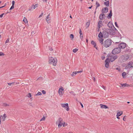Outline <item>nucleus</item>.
<instances>
[{"label": "nucleus", "instance_id": "obj_1", "mask_svg": "<svg viewBox=\"0 0 133 133\" xmlns=\"http://www.w3.org/2000/svg\"><path fill=\"white\" fill-rule=\"evenodd\" d=\"M112 41L110 39H108L104 41L102 44V46L107 48L110 46L111 44Z\"/></svg>", "mask_w": 133, "mask_h": 133}, {"label": "nucleus", "instance_id": "obj_2", "mask_svg": "<svg viewBox=\"0 0 133 133\" xmlns=\"http://www.w3.org/2000/svg\"><path fill=\"white\" fill-rule=\"evenodd\" d=\"M49 63L52 64L54 66H55L57 63V59L56 58L51 57L49 58Z\"/></svg>", "mask_w": 133, "mask_h": 133}, {"label": "nucleus", "instance_id": "obj_3", "mask_svg": "<svg viewBox=\"0 0 133 133\" xmlns=\"http://www.w3.org/2000/svg\"><path fill=\"white\" fill-rule=\"evenodd\" d=\"M121 50L119 47H117L112 50V53L114 55L118 54L120 52Z\"/></svg>", "mask_w": 133, "mask_h": 133}, {"label": "nucleus", "instance_id": "obj_4", "mask_svg": "<svg viewBox=\"0 0 133 133\" xmlns=\"http://www.w3.org/2000/svg\"><path fill=\"white\" fill-rule=\"evenodd\" d=\"M126 44L122 42L119 44L118 45V47L121 49L124 48L126 46Z\"/></svg>", "mask_w": 133, "mask_h": 133}, {"label": "nucleus", "instance_id": "obj_5", "mask_svg": "<svg viewBox=\"0 0 133 133\" xmlns=\"http://www.w3.org/2000/svg\"><path fill=\"white\" fill-rule=\"evenodd\" d=\"M102 33H103V37L104 38H107L109 36V32L107 31V29H106L105 30L103 31Z\"/></svg>", "mask_w": 133, "mask_h": 133}, {"label": "nucleus", "instance_id": "obj_6", "mask_svg": "<svg viewBox=\"0 0 133 133\" xmlns=\"http://www.w3.org/2000/svg\"><path fill=\"white\" fill-rule=\"evenodd\" d=\"M110 61L111 62H112L115 59H116L117 57V55H113L110 56Z\"/></svg>", "mask_w": 133, "mask_h": 133}, {"label": "nucleus", "instance_id": "obj_7", "mask_svg": "<svg viewBox=\"0 0 133 133\" xmlns=\"http://www.w3.org/2000/svg\"><path fill=\"white\" fill-rule=\"evenodd\" d=\"M107 30L109 32V34L110 35H115L116 34V33L114 30L107 29Z\"/></svg>", "mask_w": 133, "mask_h": 133}, {"label": "nucleus", "instance_id": "obj_8", "mask_svg": "<svg viewBox=\"0 0 133 133\" xmlns=\"http://www.w3.org/2000/svg\"><path fill=\"white\" fill-rule=\"evenodd\" d=\"M62 106L63 108H65V109L66 108V110L67 111H68L69 110V109L68 106V104L67 103L66 104H62Z\"/></svg>", "mask_w": 133, "mask_h": 133}, {"label": "nucleus", "instance_id": "obj_9", "mask_svg": "<svg viewBox=\"0 0 133 133\" xmlns=\"http://www.w3.org/2000/svg\"><path fill=\"white\" fill-rule=\"evenodd\" d=\"M110 62L109 59V58H107L105 61V66L107 68H108L109 67V63Z\"/></svg>", "mask_w": 133, "mask_h": 133}, {"label": "nucleus", "instance_id": "obj_10", "mask_svg": "<svg viewBox=\"0 0 133 133\" xmlns=\"http://www.w3.org/2000/svg\"><path fill=\"white\" fill-rule=\"evenodd\" d=\"M64 90V89L62 87H61L58 90V93L61 96V97L63 95V94L62 91H63Z\"/></svg>", "mask_w": 133, "mask_h": 133}, {"label": "nucleus", "instance_id": "obj_11", "mask_svg": "<svg viewBox=\"0 0 133 133\" xmlns=\"http://www.w3.org/2000/svg\"><path fill=\"white\" fill-rule=\"evenodd\" d=\"M50 14H49L46 18V22L48 23H50L51 21V20L50 18L49 17Z\"/></svg>", "mask_w": 133, "mask_h": 133}, {"label": "nucleus", "instance_id": "obj_12", "mask_svg": "<svg viewBox=\"0 0 133 133\" xmlns=\"http://www.w3.org/2000/svg\"><path fill=\"white\" fill-rule=\"evenodd\" d=\"M108 8L107 7L103 8L102 10V13L104 14L107 12H108Z\"/></svg>", "mask_w": 133, "mask_h": 133}, {"label": "nucleus", "instance_id": "obj_13", "mask_svg": "<svg viewBox=\"0 0 133 133\" xmlns=\"http://www.w3.org/2000/svg\"><path fill=\"white\" fill-rule=\"evenodd\" d=\"M128 68H131L133 67V62H130L127 65Z\"/></svg>", "mask_w": 133, "mask_h": 133}, {"label": "nucleus", "instance_id": "obj_14", "mask_svg": "<svg viewBox=\"0 0 133 133\" xmlns=\"http://www.w3.org/2000/svg\"><path fill=\"white\" fill-rule=\"evenodd\" d=\"M103 25L102 21L100 20L98 23V26L99 28H100Z\"/></svg>", "mask_w": 133, "mask_h": 133}, {"label": "nucleus", "instance_id": "obj_15", "mask_svg": "<svg viewBox=\"0 0 133 133\" xmlns=\"http://www.w3.org/2000/svg\"><path fill=\"white\" fill-rule=\"evenodd\" d=\"M107 25L110 28H112V27H114L112 23L110 22H108L107 24Z\"/></svg>", "mask_w": 133, "mask_h": 133}, {"label": "nucleus", "instance_id": "obj_16", "mask_svg": "<svg viewBox=\"0 0 133 133\" xmlns=\"http://www.w3.org/2000/svg\"><path fill=\"white\" fill-rule=\"evenodd\" d=\"M100 105L101 106V108L102 109H107L108 108V107L106 105H103L102 104H100Z\"/></svg>", "mask_w": 133, "mask_h": 133}, {"label": "nucleus", "instance_id": "obj_17", "mask_svg": "<svg viewBox=\"0 0 133 133\" xmlns=\"http://www.w3.org/2000/svg\"><path fill=\"white\" fill-rule=\"evenodd\" d=\"M105 17V15L103 14H101L99 16V18L100 19L102 20Z\"/></svg>", "mask_w": 133, "mask_h": 133}, {"label": "nucleus", "instance_id": "obj_18", "mask_svg": "<svg viewBox=\"0 0 133 133\" xmlns=\"http://www.w3.org/2000/svg\"><path fill=\"white\" fill-rule=\"evenodd\" d=\"M91 43L94 45V47L96 49H97V47L96 46V43L94 41H92L91 42Z\"/></svg>", "mask_w": 133, "mask_h": 133}, {"label": "nucleus", "instance_id": "obj_19", "mask_svg": "<svg viewBox=\"0 0 133 133\" xmlns=\"http://www.w3.org/2000/svg\"><path fill=\"white\" fill-rule=\"evenodd\" d=\"M104 4L107 7L109 6V1H108L105 2L104 3Z\"/></svg>", "mask_w": 133, "mask_h": 133}, {"label": "nucleus", "instance_id": "obj_20", "mask_svg": "<svg viewBox=\"0 0 133 133\" xmlns=\"http://www.w3.org/2000/svg\"><path fill=\"white\" fill-rule=\"evenodd\" d=\"M131 51V50L130 49V48L129 47H127L125 50V52H130Z\"/></svg>", "mask_w": 133, "mask_h": 133}, {"label": "nucleus", "instance_id": "obj_21", "mask_svg": "<svg viewBox=\"0 0 133 133\" xmlns=\"http://www.w3.org/2000/svg\"><path fill=\"white\" fill-rule=\"evenodd\" d=\"M98 36L99 38L103 37V33H102L101 32H100L98 34Z\"/></svg>", "mask_w": 133, "mask_h": 133}, {"label": "nucleus", "instance_id": "obj_22", "mask_svg": "<svg viewBox=\"0 0 133 133\" xmlns=\"http://www.w3.org/2000/svg\"><path fill=\"white\" fill-rule=\"evenodd\" d=\"M121 85L122 87H128L129 86V85L126 83L121 84Z\"/></svg>", "mask_w": 133, "mask_h": 133}, {"label": "nucleus", "instance_id": "obj_23", "mask_svg": "<svg viewBox=\"0 0 133 133\" xmlns=\"http://www.w3.org/2000/svg\"><path fill=\"white\" fill-rule=\"evenodd\" d=\"M63 121V119L61 118H59L58 119L56 123H57L58 122L59 123H62V122Z\"/></svg>", "mask_w": 133, "mask_h": 133}, {"label": "nucleus", "instance_id": "obj_24", "mask_svg": "<svg viewBox=\"0 0 133 133\" xmlns=\"http://www.w3.org/2000/svg\"><path fill=\"white\" fill-rule=\"evenodd\" d=\"M122 114H123L122 111H121L120 112H118L117 114V116H121Z\"/></svg>", "mask_w": 133, "mask_h": 133}, {"label": "nucleus", "instance_id": "obj_25", "mask_svg": "<svg viewBox=\"0 0 133 133\" xmlns=\"http://www.w3.org/2000/svg\"><path fill=\"white\" fill-rule=\"evenodd\" d=\"M112 14H111V13H109L108 14V15L107 16V18L108 19H110L111 18V16H112Z\"/></svg>", "mask_w": 133, "mask_h": 133}, {"label": "nucleus", "instance_id": "obj_26", "mask_svg": "<svg viewBox=\"0 0 133 133\" xmlns=\"http://www.w3.org/2000/svg\"><path fill=\"white\" fill-rule=\"evenodd\" d=\"M103 39L101 38L99 40V42L101 44H103Z\"/></svg>", "mask_w": 133, "mask_h": 133}, {"label": "nucleus", "instance_id": "obj_27", "mask_svg": "<svg viewBox=\"0 0 133 133\" xmlns=\"http://www.w3.org/2000/svg\"><path fill=\"white\" fill-rule=\"evenodd\" d=\"M96 9L100 6V4L97 1L96 2Z\"/></svg>", "mask_w": 133, "mask_h": 133}, {"label": "nucleus", "instance_id": "obj_28", "mask_svg": "<svg viewBox=\"0 0 133 133\" xmlns=\"http://www.w3.org/2000/svg\"><path fill=\"white\" fill-rule=\"evenodd\" d=\"M3 105L4 106H5V107H6V106H9V104H7L6 103H3Z\"/></svg>", "mask_w": 133, "mask_h": 133}, {"label": "nucleus", "instance_id": "obj_29", "mask_svg": "<svg viewBox=\"0 0 133 133\" xmlns=\"http://www.w3.org/2000/svg\"><path fill=\"white\" fill-rule=\"evenodd\" d=\"M90 25V23L89 22H87L86 24V28H87Z\"/></svg>", "mask_w": 133, "mask_h": 133}, {"label": "nucleus", "instance_id": "obj_30", "mask_svg": "<svg viewBox=\"0 0 133 133\" xmlns=\"http://www.w3.org/2000/svg\"><path fill=\"white\" fill-rule=\"evenodd\" d=\"M58 127L59 128H60L62 124V123H59L58 122Z\"/></svg>", "mask_w": 133, "mask_h": 133}, {"label": "nucleus", "instance_id": "obj_31", "mask_svg": "<svg viewBox=\"0 0 133 133\" xmlns=\"http://www.w3.org/2000/svg\"><path fill=\"white\" fill-rule=\"evenodd\" d=\"M78 50V49L77 48H75V49H74L73 50V52L74 53H76V52H77Z\"/></svg>", "mask_w": 133, "mask_h": 133}, {"label": "nucleus", "instance_id": "obj_32", "mask_svg": "<svg viewBox=\"0 0 133 133\" xmlns=\"http://www.w3.org/2000/svg\"><path fill=\"white\" fill-rule=\"evenodd\" d=\"M126 75V73L125 72H123L122 74V76L123 78H124Z\"/></svg>", "mask_w": 133, "mask_h": 133}, {"label": "nucleus", "instance_id": "obj_33", "mask_svg": "<svg viewBox=\"0 0 133 133\" xmlns=\"http://www.w3.org/2000/svg\"><path fill=\"white\" fill-rule=\"evenodd\" d=\"M76 74V73L75 72H73L71 74L72 76H75Z\"/></svg>", "mask_w": 133, "mask_h": 133}, {"label": "nucleus", "instance_id": "obj_34", "mask_svg": "<svg viewBox=\"0 0 133 133\" xmlns=\"http://www.w3.org/2000/svg\"><path fill=\"white\" fill-rule=\"evenodd\" d=\"M42 95V93L38 91L36 95V96L41 95Z\"/></svg>", "mask_w": 133, "mask_h": 133}, {"label": "nucleus", "instance_id": "obj_35", "mask_svg": "<svg viewBox=\"0 0 133 133\" xmlns=\"http://www.w3.org/2000/svg\"><path fill=\"white\" fill-rule=\"evenodd\" d=\"M23 21L25 23L28 22L26 18L25 17L24 18Z\"/></svg>", "mask_w": 133, "mask_h": 133}, {"label": "nucleus", "instance_id": "obj_36", "mask_svg": "<svg viewBox=\"0 0 133 133\" xmlns=\"http://www.w3.org/2000/svg\"><path fill=\"white\" fill-rule=\"evenodd\" d=\"M80 37L81 39L82 40L83 38V35L82 34H80Z\"/></svg>", "mask_w": 133, "mask_h": 133}, {"label": "nucleus", "instance_id": "obj_37", "mask_svg": "<svg viewBox=\"0 0 133 133\" xmlns=\"http://www.w3.org/2000/svg\"><path fill=\"white\" fill-rule=\"evenodd\" d=\"M45 119V117L44 116H43L40 120V121H44Z\"/></svg>", "mask_w": 133, "mask_h": 133}, {"label": "nucleus", "instance_id": "obj_38", "mask_svg": "<svg viewBox=\"0 0 133 133\" xmlns=\"http://www.w3.org/2000/svg\"><path fill=\"white\" fill-rule=\"evenodd\" d=\"M70 93L74 96H75L76 95L75 94L74 92L73 91H72L70 92Z\"/></svg>", "mask_w": 133, "mask_h": 133}, {"label": "nucleus", "instance_id": "obj_39", "mask_svg": "<svg viewBox=\"0 0 133 133\" xmlns=\"http://www.w3.org/2000/svg\"><path fill=\"white\" fill-rule=\"evenodd\" d=\"M33 6V9H35V8L36 7H37L38 6V4H36L35 5H34Z\"/></svg>", "mask_w": 133, "mask_h": 133}, {"label": "nucleus", "instance_id": "obj_40", "mask_svg": "<svg viewBox=\"0 0 133 133\" xmlns=\"http://www.w3.org/2000/svg\"><path fill=\"white\" fill-rule=\"evenodd\" d=\"M70 37L72 39H73L74 38V36L73 34H71L70 35Z\"/></svg>", "mask_w": 133, "mask_h": 133}, {"label": "nucleus", "instance_id": "obj_41", "mask_svg": "<svg viewBox=\"0 0 133 133\" xmlns=\"http://www.w3.org/2000/svg\"><path fill=\"white\" fill-rule=\"evenodd\" d=\"M27 96L28 97H30L31 96V94L30 93H29L27 95Z\"/></svg>", "mask_w": 133, "mask_h": 133}, {"label": "nucleus", "instance_id": "obj_42", "mask_svg": "<svg viewBox=\"0 0 133 133\" xmlns=\"http://www.w3.org/2000/svg\"><path fill=\"white\" fill-rule=\"evenodd\" d=\"M14 83V82H12L11 83H8V84L9 85L11 86L12 85V84H13Z\"/></svg>", "mask_w": 133, "mask_h": 133}, {"label": "nucleus", "instance_id": "obj_43", "mask_svg": "<svg viewBox=\"0 0 133 133\" xmlns=\"http://www.w3.org/2000/svg\"><path fill=\"white\" fill-rule=\"evenodd\" d=\"M4 55V54L2 52H0V56Z\"/></svg>", "mask_w": 133, "mask_h": 133}, {"label": "nucleus", "instance_id": "obj_44", "mask_svg": "<svg viewBox=\"0 0 133 133\" xmlns=\"http://www.w3.org/2000/svg\"><path fill=\"white\" fill-rule=\"evenodd\" d=\"M63 124V127H65L67 125V124L66 123H65L64 122Z\"/></svg>", "mask_w": 133, "mask_h": 133}, {"label": "nucleus", "instance_id": "obj_45", "mask_svg": "<svg viewBox=\"0 0 133 133\" xmlns=\"http://www.w3.org/2000/svg\"><path fill=\"white\" fill-rule=\"evenodd\" d=\"M14 8V6L12 5V6H11V7L10 8V10H12V9H13Z\"/></svg>", "mask_w": 133, "mask_h": 133}, {"label": "nucleus", "instance_id": "obj_46", "mask_svg": "<svg viewBox=\"0 0 133 133\" xmlns=\"http://www.w3.org/2000/svg\"><path fill=\"white\" fill-rule=\"evenodd\" d=\"M115 24L117 28H118V25L117 24V22H115Z\"/></svg>", "mask_w": 133, "mask_h": 133}, {"label": "nucleus", "instance_id": "obj_47", "mask_svg": "<svg viewBox=\"0 0 133 133\" xmlns=\"http://www.w3.org/2000/svg\"><path fill=\"white\" fill-rule=\"evenodd\" d=\"M105 58V56H102L101 57V58L102 60H104Z\"/></svg>", "mask_w": 133, "mask_h": 133}, {"label": "nucleus", "instance_id": "obj_48", "mask_svg": "<svg viewBox=\"0 0 133 133\" xmlns=\"http://www.w3.org/2000/svg\"><path fill=\"white\" fill-rule=\"evenodd\" d=\"M9 38H8L7 40H6L5 42V43H8L9 42Z\"/></svg>", "mask_w": 133, "mask_h": 133}, {"label": "nucleus", "instance_id": "obj_49", "mask_svg": "<svg viewBox=\"0 0 133 133\" xmlns=\"http://www.w3.org/2000/svg\"><path fill=\"white\" fill-rule=\"evenodd\" d=\"M43 14V12H42L41 13V15L39 16V17H42V16Z\"/></svg>", "mask_w": 133, "mask_h": 133}, {"label": "nucleus", "instance_id": "obj_50", "mask_svg": "<svg viewBox=\"0 0 133 133\" xmlns=\"http://www.w3.org/2000/svg\"><path fill=\"white\" fill-rule=\"evenodd\" d=\"M33 6H34V5H33L30 8H29V9H28V10H29V11H30V10H31V9H32V7Z\"/></svg>", "mask_w": 133, "mask_h": 133}, {"label": "nucleus", "instance_id": "obj_51", "mask_svg": "<svg viewBox=\"0 0 133 133\" xmlns=\"http://www.w3.org/2000/svg\"><path fill=\"white\" fill-rule=\"evenodd\" d=\"M4 14V13H3L2 14H1V15H0V18H2Z\"/></svg>", "mask_w": 133, "mask_h": 133}, {"label": "nucleus", "instance_id": "obj_52", "mask_svg": "<svg viewBox=\"0 0 133 133\" xmlns=\"http://www.w3.org/2000/svg\"><path fill=\"white\" fill-rule=\"evenodd\" d=\"M82 72V71H75V72L76 73V74H77V73H80V72Z\"/></svg>", "mask_w": 133, "mask_h": 133}, {"label": "nucleus", "instance_id": "obj_53", "mask_svg": "<svg viewBox=\"0 0 133 133\" xmlns=\"http://www.w3.org/2000/svg\"><path fill=\"white\" fill-rule=\"evenodd\" d=\"M79 33L80 34H82V32L81 31V29L80 28L79 29Z\"/></svg>", "mask_w": 133, "mask_h": 133}, {"label": "nucleus", "instance_id": "obj_54", "mask_svg": "<svg viewBox=\"0 0 133 133\" xmlns=\"http://www.w3.org/2000/svg\"><path fill=\"white\" fill-rule=\"evenodd\" d=\"M42 92L43 94H45L46 93L45 91L44 90H42Z\"/></svg>", "mask_w": 133, "mask_h": 133}, {"label": "nucleus", "instance_id": "obj_55", "mask_svg": "<svg viewBox=\"0 0 133 133\" xmlns=\"http://www.w3.org/2000/svg\"><path fill=\"white\" fill-rule=\"evenodd\" d=\"M15 3V2L14 1H12V5L14 6Z\"/></svg>", "mask_w": 133, "mask_h": 133}, {"label": "nucleus", "instance_id": "obj_56", "mask_svg": "<svg viewBox=\"0 0 133 133\" xmlns=\"http://www.w3.org/2000/svg\"><path fill=\"white\" fill-rule=\"evenodd\" d=\"M125 117H126V116H125L123 118V120L124 121H125V119H126Z\"/></svg>", "mask_w": 133, "mask_h": 133}, {"label": "nucleus", "instance_id": "obj_57", "mask_svg": "<svg viewBox=\"0 0 133 133\" xmlns=\"http://www.w3.org/2000/svg\"><path fill=\"white\" fill-rule=\"evenodd\" d=\"M80 103V105H81L82 107V108H83V105L82 104L81 102H79Z\"/></svg>", "mask_w": 133, "mask_h": 133}, {"label": "nucleus", "instance_id": "obj_58", "mask_svg": "<svg viewBox=\"0 0 133 133\" xmlns=\"http://www.w3.org/2000/svg\"><path fill=\"white\" fill-rule=\"evenodd\" d=\"M49 49L51 51H52L53 50V49L52 48H50Z\"/></svg>", "mask_w": 133, "mask_h": 133}, {"label": "nucleus", "instance_id": "obj_59", "mask_svg": "<svg viewBox=\"0 0 133 133\" xmlns=\"http://www.w3.org/2000/svg\"><path fill=\"white\" fill-rule=\"evenodd\" d=\"M126 57H127V58H126L127 59H128L129 58V57L128 56H126Z\"/></svg>", "mask_w": 133, "mask_h": 133}, {"label": "nucleus", "instance_id": "obj_60", "mask_svg": "<svg viewBox=\"0 0 133 133\" xmlns=\"http://www.w3.org/2000/svg\"><path fill=\"white\" fill-rule=\"evenodd\" d=\"M117 116V118L118 119H119L120 118L119 117V116Z\"/></svg>", "mask_w": 133, "mask_h": 133}, {"label": "nucleus", "instance_id": "obj_61", "mask_svg": "<svg viewBox=\"0 0 133 133\" xmlns=\"http://www.w3.org/2000/svg\"><path fill=\"white\" fill-rule=\"evenodd\" d=\"M110 13H111V14H112V10H111L110 11Z\"/></svg>", "mask_w": 133, "mask_h": 133}, {"label": "nucleus", "instance_id": "obj_62", "mask_svg": "<svg viewBox=\"0 0 133 133\" xmlns=\"http://www.w3.org/2000/svg\"><path fill=\"white\" fill-rule=\"evenodd\" d=\"M32 34H34V32H32L31 33Z\"/></svg>", "mask_w": 133, "mask_h": 133}, {"label": "nucleus", "instance_id": "obj_63", "mask_svg": "<svg viewBox=\"0 0 133 133\" xmlns=\"http://www.w3.org/2000/svg\"><path fill=\"white\" fill-rule=\"evenodd\" d=\"M92 6H90V7H89L88 8H89V9H91V8H92Z\"/></svg>", "mask_w": 133, "mask_h": 133}, {"label": "nucleus", "instance_id": "obj_64", "mask_svg": "<svg viewBox=\"0 0 133 133\" xmlns=\"http://www.w3.org/2000/svg\"><path fill=\"white\" fill-rule=\"evenodd\" d=\"M5 6V5L4 6H1V8H3Z\"/></svg>", "mask_w": 133, "mask_h": 133}]
</instances>
